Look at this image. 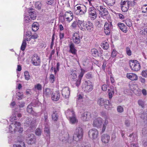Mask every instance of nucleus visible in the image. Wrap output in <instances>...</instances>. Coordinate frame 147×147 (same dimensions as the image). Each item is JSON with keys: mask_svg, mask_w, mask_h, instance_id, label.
<instances>
[{"mask_svg": "<svg viewBox=\"0 0 147 147\" xmlns=\"http://www.w3.org/2000/svg\"><path fill=\"white\" fill-rule=\"evenodd\" d=\"M136 1L135 0H121L120 6L122 11L126 12L129 7L136 5Z\"/></svg>", "mask_w": 147, "mask_h": 147, "instance_id": "f257e3e1", "label": "nucleus"}, {"mask_svg": "<svg viewBox=\"0 0 147 147\" xmlns=\"http://www.w3.org/2000/svg\"><path fill=\"white\" fill-rule=\"evenodd\" d=\"M9 125V131L12 133H15L18 131L19 133H21L23 130L20 127L21 124L20 122L13 121Z\"/></svg>", "mask_w": 147, "mask_h": 147, "instance_id": "f03ea898", "label": "nucleus"}, {"mask_svg": "<svg viewBox=\"0 0 147 147\" xmlns=\"http://www.w3.org/2000/svg\"><path fill=\"white\" fill-rule=\"evenodd\" d=\"M83 135V130L80 127H77L73 136V139L77 142L81 139Z\"/></svg>", "mask_w": 147, "mask_h": 147, "instance_id": "7ed1b4c3", "label": "nucleus"}, {"mask_svg": "<svg viewBox=\"0 0 147 147\" xmlns=\"http://www.w3.org/2000/svg\"><path fill=\"white\" fill-rule=\"evenodd\" d=\"M66 115L69 117V120L71 123L75 124L77 122V120L76 118V115L73 111L67 110L66 112Z\"/></svg>", "mask_w": 147, "mask_h": 147, "instance_id": "20e7f679", "label": "nucleus"}, {"mask_svg": "<svg viewBox=\"0 0 147 147\" xmlns=\"http://www.w3.org/2000/svg\"><path fill=\"white\" fill-rule=\"evenodd\" d=\"M129 64L131 68L133 71H137L140 69V65L137 60L130 61Z\"/></svg>", "mask_w": 147, "mask_h": 147, "instance_id": "39448f33", "label": "nucleus"}, {"mask_svg": "<svg viewBox=\"0 0 147 147\" xmlns=\"http://www.w3.org/2000/svg\"><path fill=\"white\" fill-rule=\"evenodd\" d=\"M22 117V114L20 112V109H16L13 112L12 115L10 118V120L11 122L15 121L17 119V117Z\"/></svg>", "mask_w": 147, "mask_h": 147, "instance_id": "423d86ee", "label": "nucleus"}, {"mask_svg": "<svg viewBox=\"0 0 147 147\" xmlns=\"http://www.w3.org/2000/svg\"><path fill=\"white\" fill-rule=\"evenodd\" d=\"M96 9L93 7L89 8L88 10V17L91 20H94L97 17Z\"/></svg>", "mask_w": 147, "mask_h": 147, "instance_id": "0eeeda50", "label": "nucleus"}, {"mask_svg": "<svg viewBox=\"0 0 147 147\" xmlns=\"http://www.w3.org/2000/svg\"><path fill=\"white\" fill-rule=\"evenodd\" d=\"M76 12L81 15L84 14L86 11V7L85 5L80 4L76 5L75 7Z\"/></svg>", "mask_w": 147, "mask_h": 147, "instance_id": "6e6552de", "label": "nucleus"}, {"mask_svg": "<svg viewBox=\"0 0 147 147\" xmlns=\"http://www.w3.org/2000/svg\"><path fill=\"white\" fill-rule=\"evenodd\" d=\"M31 63L34 66H38L40 65V59L37 54H34L32 56Z\"/></svg>", "mask_w": 147, "mask_h": 147, "instance_id": "1a4fd4ad", "label": "nucleus"}, {"mask_svg": "<svg viewBox=\"0 0 147 147\" xmlns=\"http://www.w3.org/2000/svg\"><path fill=\"white\" fill-rule=\"evenodd\" d=\"M36 140L35 136L32 134H28L27 136L26 139V142L29 144H32L35 143Z\"/></svg>", "mask_w": 147, "mask_h": 147, "instance_id": "9d476101", "label": "nucleus"}, {"mask_svg": "<svg viewBox=\"0 0 147 147\" xmlns=\"http://www.w3.org/2000/svg\"><path fill=\"white\" fill-rule=\"evenodd\" d=\"M82 38H80L79 34L77 32L74 33L73 35L72 40L76 45H80L81 44Z\"/></svg>", "mask_w": 147, "mask_h": 147, "instance_id": "9b49d317", "label": "nucleus"}, {"mask_svg": "<svg viewBox=\"0 0 147 147\" xmlns=\"http://www.w3.org/2000/svg\"><path fill=\"white\" fill-rule=\"evenodd\" d=\"M84 85L85 91L89 92L92 90L93 85L92 83L90 81H85L84 83Z\"/></svg>", "mask_w": 147, "mask_h": 147, "instance_id": "f8f14e48", "label": "nucleus"}, {"mask_svg": "<svg viewBox=\"0 0 147 147\" xmlns=\"http://www.w3.org/2000/svg\"><path fill=\"white\" fill-rule=\"evenodd\" d=\"M98 131L96 129L92 128L90 129L88 132V136L89 137L93 139H95L98 136Z\"/></svg>", "mask_w": 147, "mask_h": 147, "instance_id": "ddd939ff", "label": "nucleus"}, {"mask_svg": "<svg viewBox=\"0 0 147 147\" xmlns=\"http://www.w3.org/2000/svg\"><path fill=\"white\" fill-rule=\"evenodd\" d=\"M24 125L26 127H28L31 125V128H32L35 126V121H33L31 117H28L27 118L24 123Z\"/></svg>", "mask_w": 147, "mask_h": 147, "instance_id": "4468645a", "label": "nucleus"}, {"mask_svg": "<svg viewBox=\"0 0 147 147\" xmlns=\"http://www.w3.org/2000/svg\"><path fill=\"white\" fill-rule=\"evenodd\" d=\"M91 117V115L90 112H85L81 114V118L84 121H88Z\"/></svg>", "mask_w": 147, "mask_h": 147, "instance_id": "2eb2a0df", "label": "nucleus"}, {"mask_svg": "<svg viewBox=\"0 0 147 147\" xmlns=\"http://www.w3.org/2000/svg\"><path fill=\"white\" fill-rule=\"evenodd\" d=\"M102 124V119L99 117L95 118L93 121V125L94 127H98L101 126Z\"/></svg>", "mask_w": 147, "mask_h": 147, "instance_id": "dca6fc26", "label": "nucleus"}, {"mask_svg": "<svg viewBox=\"0 0 147 147\" xmlns=\"http://www.w3.org/2000/svg\"><path fill=\"white\" fill-rule=\"evenodd\" d=\"M70 91L68 87H66L64 88L62 91V94L63 96L65 98H68L70 94Z\"/></svg>", "mask_w": 147, "mask_h": 147, "instance_id": "f3484780", "label": "nucleus"}, {"mask_svg": "<svg viewBox=\"0 0 147 147\" xmlns=\"http://www.w3.org/2000/svg\"><path fill=\"white\" fill-rule=\"evenodd\" d=\"M99 13L101 16H103L107 15L108 13L107 9L103 6L99 7Z\"/></svg>", "mask_w": 147, "mask_h": 147, "instance_id": "a211bd4d", "label": "nucleus"}, {"mask_svg": "<svg viewBox=\"0 0 147 147\" xmlns=\"http://www.w3.org/2000/svg\"><path fill=\"white\" fill-rule=\"evenodd\" d=\"M64 17L66 19L67 21L69 22L72 20L73 18V15L71 11H66L65 13Z\"/></svg>", "mask_w": 147, "mask_h": 147, "instance_id": "6ab92c4d", "label": "nucleus"}, {"mask_svg": "<svg viewBox=\"0 0 147 147\" xmlns=\"http://www.w3.org/2000/svg\"><path fill=\"white\" fill-rule=\"evenodd\" d=\"M59 92L58 91L53 92L51 94V99L54 101H57L60 98Z\"/></svg>", "mask_w": 147, "mask_h": 147, "instance_id": "aec40b11", "label": "nucleus"}, {"mask_svg": "<svg viewBox=\"0 0 147 147\" xmlns=\"http://www.w3.org/2000/svg\"><path fill=\"white\" fill-rule=\"evenodd\" d=\"M86 22L83 20H78V26L80 30L82 31H85Z\"/></svg>", "mask_w": 147, "mask_h": 147, "instance_id": "412c9836", "label": "nucleus"}, {"mask_svg": "<svg viewBox=\"0 0 147 147\" xmlns=\"http://www.w3.org/2000/svg\"><path fill=\"white\" fill-rule=\"evenodd\" d=\"M86 29L89 32L92 31L93 29V25L92 23L90 21L86 22L85 28V30Z\"/></svg>", "mask_w": 147, "mask_h": 147, "instance_id": "4be33fe9", "label": "nucleus"}, {"mask_svg": "<svg viewBox=\"0 0 147 147\" xmlns=\"http://www.w3.org/2000/svg\"><path fill=\"white\" fill-rule=\"evenodd\" d=\"M126 76L127 78L132 81L136 80L138 79V77L137 75L133 73H127Z\"/></svg>", "mask_w": 147, "mask_h": 147, "instance_id": "5701e85b", "label": "nucleus"}, {"mask_svg": "<svg viewBox=\"0 0 147 147\" xmlns=\"http://www.w3.org/2000/svg\"><path fill=\"white\" fill-rule=\"evenodd\" d=\"M85 73V71L83 69H81V72L79 76V78L77 80L76 82L75 83L76 86L78 87L80 85L81 81V78L83 77L84 74Z\"/></svg>", "mask_w": 147, "mask_h": 147, "instance_id": "b1692460", "label": "nucleus"}, {"mask_svg": "<svg viewBox=\"0 0 147 147\" xmlns=\"http://www.w3.org/2000/svg\"><path fill=\"white\" fill-rule=\"evenodd\" d=\"M70 77L72 78L73 81L75 82L74 83L75 84L77 81L76 79H78L77 76V71L76 70L73 69L70 72Z\"/></svg>", "mask_w": 147, "mask_h": 147, "instance_id": "393cba45", "label": "nucleus"}, {"mask_svg": "<svg viewBox=\"0 0 147 147\" xmlns=\"http://www.w3.org/2000/svg\"><path fill=\"white\" fill-rule=\"evenodd\" d=\"M28 12L31 19L34 20L36 19V16L33 9L30 8L28 9Z\"/></svg>", "mask_w": 147, "mask_h": 147, "instance_id": "a878e982", "label": "nucleus"}, {"mask_svg": "<svg viewBox=\"0 0 147 147\" xmlns=\"http://www.w3.org/2000/svg\"><path fill=\"white\" fill-rule=\"evenodd\" d=\"M110 136L107 134H104L101 136V140L102 142L104 143H107L109 141Z\"/></svg>", "mask_w": 147, "mask_h": 147, "instance_id": "bb28decb", "label": "nucleus"}, {"mask_svg": "<svg viewBox=\"0 0 147 147\" xmlns=\"http://www.w3.org/2000/svg\"><path fill=\"white\" fill-rule=\"evenodd\" d=\"M44 132L47 137V139L49 140L50 137V132L49 127L48 125H46L44 129Z\"/></svg>", "mask_w": 147, "mask_h": 147, "instance_id": "cd10ccee", "label": "nucleus"}, {"mask_svg": "<svg viewBox=\"0 0 147 147\" xmlns=\"http://www.w3.org/2000/svg\"><path fill=\"white\" fill-rule=\"evenodd\" d=\"M118 26L119 28L123 32L126 33L127 32V27L125 26L123 23H119Z\"/></svg>", "mask_w": 147, "mask_h": 147, "instance_id": "c85d7f7f", "label": "nucleus"}, {"mask_svg": "<svg viewBox=\"0 0 147 147\" xmlns=\"http://www.w3.org/2000/svg\"><path fill=\"white\" fill-rule=\"evenodd\" d=\"M52 91L49 88H47L45 89L43 91V95L45 96L48 97L50 96L52 94Z\"/></svg>", "mask_w": 147, "mask_h": 147, "instance_id": "c756f323", "label": "nucleus"}, {"mask_svg": "<svg viewBox=\"0 0 147 147\" xmlns=\"http://www.w3.org/2000/svg\"><path fill=\"white\" fill-rule=\"evenodd\" d=\"M70 48L69 52L71 53L72 54L75 55L76 54L77 50L75 48L74 44L73 43H71L69 45Z\"/></svg>", "mask_w": 147, "mask_h": 147, "instance_id": "7c9ffc66", "label": "nucleus"}, {"mask_svg": "<svg viewBox=\"0 0 147 147\" xmlns=\"http://www.w3.org/2000/svg\"><path fill=\"white\" fill-rule=\"evenodd\" d=\"M140 117L144 122L147 124V111L142 113Z\"/></svg>", "mask_w": 147, "mask_h": 147, "instance_id": "2f4dec72", "label": "nucleus"}, {"mask_svg": "<svg viewBox=\"0 0 147 147\" xmlns=\"http://www.w3.org/2000/svg\"><path fill=\"white\" fill-rule=\"evenodd\" d=\"M97 104L100 106L105 105V100L103 98H100L97 100Z\"/></svg>", "mask_w": 147, "mask_h": 147, "instance_id": "473e14b6", "label": "nucleus"}, {"mask_svg": "<svg viewBox=\"0 0 147 147\" xmlns=\"http://www.w3.org/2000/svg\"><path fill=\"white\" fill-rule=\"evenodd\" d=\"M13 147H25V146L24 143L23 141H21L14 144Z\"/></svg>", "mask_w": 147, "mask_h": 147, "instance_id": "72a5a7b5", "label": "nucleus"}, {"mask_svg": "<svg viewBox=\"0 0 147 147\" xmlns=\"http://www.w3.org/2000/svg\"><path fill=\"white\" fill-rule=\"evenodd\" d=\"M58 115L56 111H53L52 115V118L54 121H56L58 119Z\"/></svg>", "mask_w": 147, "mask_h": 147, "instance_id": "f704fd0d", "label": "nucleus"}, {"mask_svg": "<svg viewBox=\"0 0 147 147\" xmlns=\"http://www.w3.org/2000/svg\"><path fill=\"white\" fill-rule=\"evenodd\" d=\"M91 53L92 55L94 56H99V55L98 51L97 49H92L91 50Z\"/></svg>", "mask_w": 147, "mask_h": 147, "instance_id": "c9c22d12", "label": "nucleus"}, {"mask_svg": "<svg viewBox=\"0 0 147 147\" xmlns=\"http://www.w3.org/2000/svg\"><path fill=\"white\" fill-rule=\"evenodd\" d=\"M33 105V102H32L31 104L29 105L27 107V111L29 113H31L33 112L32 105Z\"/></svg>", "mask_w": 147, "mask_h": 147, "instance_id": "e433bc0d", "label": "nucleus"}, {"mask_svg": "<svg viewBox=\"0 0 147 147\" xmlns=\"http://www.w3.org/2000/svg\"><path fill=\"white\" fill-rule=\"evenodd\" d=\"M39 24L37 22H34L32 25V30L33 31H36L38 29Z\"/></svg>", "mask_w": 147, "mask_h": 147, "instance_id": "4c0bfd02", "label": "nucleus"}, {"mask_svg": "<svg viewBox=\"0 0 147 147\" xmlns=\"http://www.w3.org/2000/svg\"><path fill=\"white\" fill-rule=\"evenodd\" d=\"M112 27V23L111 22H106L104 24V28L110 29Z\"/></svg>", "mask_w": 147, "mask_h": 147, "instance_id": "58836bf2", "label": "nucleus"}, {"mask_svg": "<svg viewBox=\"0 0 147 147\" xmlns=\"http://www.w3.org/2000/svg\"><path fill=\"white\" fill-rule=\"evenodd\" d=\"M31 35H29L28 33L26 32V34L24 36L23 40H25V41H30L31 39Z\"/></svg>", "mask_w": 147, "mask_h": 147, "instance_id": "ea45409f", "label": "nucleus"}, {"mask_svg": "<svg viewBox=\"0 0 147 147\" xmlns=\"http://www.w3.org/2000/svg\"><path fill=\"white\" fill-rule=\"evenodd\" d=\"M34 5L35 8L38 9H41L42 4L39 1H37L35 2Z\"/></svg>", "mask_w": 147, "mask_h": 147, "instance_id": "a19ab883", "label": "nucleus"}, {"mask_svg": "<svg viewBox=\"0 0 147 147\" xmlns=\"http://www.w3.org/2000/svg\"><path fill=\"white\" fill-rule=\"evenodd\" d=\"M103 49L107 50L109 48V44L107 42H104L101 45Z\"/></svg>", "mask_w": 147, "mask_h": 147, "instance_id": "79ce46f5", "label": "nucleus"}, {"mask_svg": "<svg viewBox=\"0 0 147 147\" xmlns=\"http://www.w3.org/2000/svg\"><path fill=\"white\" fill-rule=\"evenodd\" d=\"M34 90L41 91L42 89V86L40 84H38L35 85L34 86Z\"/></svg>", "mask_w": 147, "mask_h": 147, "instance_id": "37998d69", "label": "nucleus"}, {"mask_svg": "<svg viewBox=\"0 0 147 147\" xmlns=\"http://www.w3.org/2000/svg\"><path fill=\"white\" fill-rule=\"evenodd\" d=\"M25 79L27 80H28L30 78V76L28 71H26L24 73Z\"/></svg>", "mask_w": 147, "mask_h": 147, "instance_id": "c03bdc74", "label": "nucleus"}, {"mask_svg": "<svg viewBox=\"0 0 147 147\" xmlns=\"http://www.w3.org/2000/svg\"><path fill=\"white\" fill-rule=\"evenodd\" d=\"M108 123V121L107 119H106L105 120L104 123L103 124L102 129V131L103 132L105 130L106 126Z\"/></svg>", "mask_w": 147, "mask_h": 147, "instance_id": "a18cd8bd", "label": "nucleus"}, {"mask_svg": "<svg viewBox=\"0 0 147 147\" xmlns=\"http://www.w3.org/2000/svg\"><path fill=\"white\" fill-rule=\"evenodd\" d=\"M26 43L25 40H23L22 45L21 47V49L22 51H24L26 47Z\"/></svg>", "mask_w": 147, "mask_h": 147, "instance_id": "49530a36", "label": "nucleus"}, {"mask_svg": "<svg viewBox=\"0 0 147 147\" xmlns=\"http://www.w3.org/2000/svg\"><path fill=\"white\" fill-rule=\"evenodd\" d=\"M42 132V130L40 128H37L35 131V134L36 135L38 136L41 135Z\"/></svg>", "mask_w": 147, "mask_h": 147, "instance_id": "de8ad7c7", "label": "nucleus"}, {"mask_svg": "<svg viewBox=\"0 0 147 147\" xmlns=\"http://www.w3.org/2000/svg\"><path fill=\"white\" fill-rule=\"evenodd\" d=\"M117 110L119 113H122L124 111L123 108L121 106H119L117 107Z\"/></svg>", "mask_w": 147, "mask_h": 147, "instance_id": "09e8293b", "label": "nucleus"}, {"mask_svg": "<svg viewBox=\"0 0 147 147\" xmlns=\"http://www.w3.org/2000/svg\"><path fill=\"white\" fill-rule=\"evenodd\" d=\"M147 6V5H144L142 6L141 9L142 10V12L143 13H146L147 11V7H146Z\"/></svg>", "mask_w": 147, "mask_h": 147, "instance_id": "8fccbe9b", "label": "nucleus"}, {"mask_svg": "<svg viewBox=\"0 0 147 147\" xmlns=\"http://www.w3.org/2000/svg\"><path fill=\"white\" fill-rule=\"evenodd\" d=\"M77 25H78V20L74 22L72 24L71 27L74 28H76Z\"/></svg>", "mask_w": 147, "mask_h": 147, "instance_id": "3c124183", "label": "nucleus"}, {"mask_svg": "<svg viewBox=\"0 0 147 147\" xmlns=\"http://www.w3.org/2000/svg\"><path fill=\"white\" fill-rule=\"evenodd\" d=\"M49 80L50 82L51 83H53L55 81V77L53 74L50 75Z\"/></svg>", "mask_w": 147, "mask_h": 147, "instance_id": "603ef678", "label": "nucleus"}, {"mask_svg": "<svg viewBox=\"0 0 147 147\" xmlns=\"http://www.w3.org/2000/svg\"><path fill=\"white\" fill-rule=\"evenodd\" d=\"M108 95L109 98L110 99L112 97L113 94H114V92L113 90L111 91L110 90H108Z\"/></svg>", "mask_w": 147, "mask_h": 147, "instance_id": "864d4df0", "label": "nucleus"}, {"mask_svg": "<svg viewBox=\"0 0 147 147\" xmlns=\"http://www.w3.org/2000/svg\"><path fill=\"white\" fill-rule=\"evenodd\" d=\"M117 54V52L115 50L113 49L112 53V54L111 55V57L114 58L116 56Z\"/></svg>", "mask_w": 147, "mask_h": 147, "instance_id": "5fc2aeb1", "label": "nucleus"}, {"mask_svg": "<svg viewBox=\"0 0 147 147\" xmlns=\"http://www.w3.org/2000/svg\"><path fill=\"white\" fill-rule=\"evenodd\" d=\"M140 33L141 34L146 35L147 33V28H144L143 30L140 31Z\"/></svg>", "mask_w": 147, "mask_h": 147, "instance_id": "6e6d98bb", "label": "nucleus"}, {"mask_svg": "<svg viewBox=\"0 0 147 147\" xmlns=\"http://www.w3.org/2000/svg\"><path fill=\"white\" fill-rule=\"evenodd\" d=\"M126 51L127 54L129 56H130L131 55V52L130 48L127 47L126 49Z\"/></svg>", "mask_w": 147, "mask_h": 147, "instance_id": "4d7b16f0", "label": "nucleus"}, {"mask_svg": "<svg viewBox=\"0 0 147 147\" xmlns=\"http://www.w3.org/2000/svg\"><path fill=\"white\" fill-rule=\"evenodd\" d=\"M25 20L26 21V22H29L30 21H31V19L29 16H25Z\"/></svg>", "mask_w": 147, "mask_h": 147, "instance_id": "13d9d810", "label": "nucleus"}, {"mask_svg": "<svg viewBox=\"0 0 147 147\" xmlns=\"http://www.w3.org/2000/svg\"><path fill=\"white\" fill-rule=\"evenodd\" d=\"M86 77L88 79H91L92 78L93 76L90 73H88L86 75Z\"/></svg>", "mask_w": 147, "mask_h": 147, "instance_id": "bf43d9fd", "label": "nucleus"}, {"mask_svg": "<svg viewBox=\"0 0 147 147\" xmlns=\"http://www.w3.org/2000/svg\"><path fill=\"white\" fill-rule=\"evenodd\" d=\"M142 144L143 146L144 147L147 146V140L145 139L142 142Z\"/></svg>", "mask_w": 147, "mask_h": 147, "instance_id": "052dcab7", "label": "nucleus"}, {"mask_svg": "<svg viewBox=\"0 0 147 147\" xmlns=\"http://www.w3.org/2000/svg\"><path fill=\"white\" fill-rule=\"evenodd\" d=\"M23 95V94L22 93H21L19 92H18L16 93V96L18 98V99H20L21 98L22 96Z\"/></svg>", "mask_w": 147, "mask_h": 147, "instance_id": "680f3d73", "label": "nucleus"}, {"mask_svg": "<svg viewBox=\"0 0 147 147\" xmlns=\"http://www.w3.org/2000/svg\"><path fill=\"white\" fill-rule=\"evenodd\" d=\"M25 103L24 102H20L17 104V105L19 106L20 108H22L24 107Z\"/></svg>", "mask_w": 147, "mask_h": 147, "instance_id": "e2e57ef3", "label": "nucleus"}, {"mask_svg": "<svg viewBox=\"0 0 147 147\" xmlns=\"http://www.w3.org/2000/svg\"><path fill=\"white\" fill-rule=\"evenodd\" d=\"M105 32L107 35L109 34L110 32V29L104 28Z\"/></svg>", "mask_w": 147, "mask_h": 147, "instance_id": "0e129e2a", "label": "nucleus"}, {"mask_svg": "<svg viewBox=\"0 0 147 147\" xmlns=\"http://www.w3.org/2000/svg\"><path fill=\"white\" fill-rule=\"evenodd\" d=\"M44 118L45 119V121L46 123H47L48 122V116L47 113H45L44 115Z\"/></svg>", "mask_w": 147, "mask_h": 147, "instance_id": "69168bd1", "label": "nucleus"}, {"mask_svg": "<svg viewBox=\"0 0 147 147\" xmlns=\"http://www.w3.org/2000/svg\"><path fill=\"white\" fill-rule=\"evenodd\" d=\"M142 75L144 77H147V71H143L142 72Z\"/></svg>", "mask_w": 147, "mask_h": 147, "instance_id": "338daca9", "label": "nucleus"}, {"mask_svg": "<svg viewBox=\"0 0 147 147\" xmlns=\"http://www.w3.org/2000/svg\"><path fill=\"white\" fill-rule=\"evenodd\" d=\"M138 104L140 105L142 107H143L144 105V102L142 100H138Z\"/></svg>", "mask_w": 147, "mask_h": 147, "instance_id": "774afa93", "label": "nucleus"}]
</instances>
